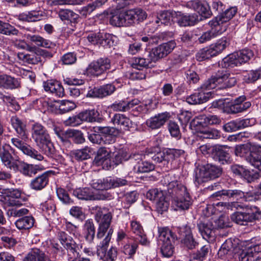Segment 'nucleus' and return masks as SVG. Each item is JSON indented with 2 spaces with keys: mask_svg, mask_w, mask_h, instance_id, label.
<instances>
[{
  "mask_svg": "<svg viewBox=\"0 0 261 261\" xmlns=\"http://www.w3.org/2000/svg\"><path fill=\"white\" fill-rule=\"evenodd\" d=\"M167 188L169 194L173 196L172 204L175 210H187L192 204V200L187 187L177 180H171L170 174L165 175L161 180Z\"/></svg>",
  "mask_w": 261,
  "mask_h": 261,
  "instance_id": "nucleus-1",
  "label": "nucleus"
},
{
  "mask_svg": "<svg viewBox=\"0 0 261 261\" xmlns=\"http://www.w3.org/2000/svg\"><path fill=\"white\" fill-rule=\"evenodd\" d=\"M9 145L5 144L0 147V159L3 164L8 169L19 171L25 176H32L39 170V166L29 164L20 161L18 156H13L8 148Z\"/></svg>",
  "mask_w": 261,
  "mask_h": 261,
  "instance_id": "nucleus-2",
  "label": "nucleus"
},
{
  "mask_svg": "<svg viewBox=\"0 0 261 261\" xmlns=\"http://www.w3.org/2000/svg\"><path fill=\"white\" fill-rule=\"evenodd\" d=\"M31 137L40 150L47 156L53 158L56 150L46 128L39 122L31 126Z\"/></svg>",
  "mask_w": 261,
  "mask_h": 261,
  "instance_id": "nucleus-3",
  "label": "nucleus"
},
{
  "mask_svg": "<svg viewBox=\"0 0 261 261\" xmlns=\"http://www.w3.org/2000/svg\"><path fill=\"white\" fill-rule=\"evenodd\" d=\"M237 83L236 74L225 71L208 79L201 85V88L203 89H213L219 86V89L227 88L234 86Z\"/></svg>",
  "mask_w": 261,
  "mask_h": 261,
  "instance_id": "nucleus-4",
  "label": "nucleus"
},
{
  "mask_svg": "<svg viewBox=\"0 0 261 261\" xmlns=\"http://www.w3.org/2000/svg\"><path fill=\"white\" fill-rule=\"evenodd\" d=\"M159 241L160 243L161 251L164 257H169L172 255L173 246L172 243L178 237L167 227L159 228Z\"/></svg>",
  "mask_w": 261,
  "mask_h": 261,
  "instance_id": "nucleus-5",
  "label": "nucleus"
},
{
  "mask_svg": "<svg viewBox=\"0 0 261 261\" xmlns=\"http://www.w3.org/2000/svg\"><path fill=\"white\" fill-rule=\"evenodd\" d=\"M254 56L253 51L249 49H242L233 53L224 58L222 65L224 68L234 67L247 63Z\"/></svg>",
  "mask_w": 261,
  "mask_h": 261,
  "instance_id": "nucleus-6",
  "label": "nucleus"
},
{
  "mask_svg": "<svg viewBox=\"0 0 261 261\" xmlns=\"http://www.w3.org/2000/svg\"><path fill=\"white\" fill-rule=\"evenodd\" d=\"M221 168L211 164H207L197 169L195 172V181L198 185L211 179H214L222 174Z\"/></svg>",
  "mask_w": 261,
  "mask_h": 261,
  "instance_id": "nucleus-7",
  "label": "nucleus"
},
{
  "mask_svg": "<svg viewBox=\"0 0 261 261\" xmlns=\"http://www.w3.org/2000/svg\"><path fill=\"white\" fill-rule=\"evenodd\" d=\"M229 44L228 39L223 38L208 48H204L200 50L196 55V58L200 61L209 59L221 53Z\"/></svg>",
  "mask_w": 261,
  "mask_h": 261,
  "instance_id": "nucleus-8",
  "label": "nucleus"
},
{
  "mask_svg": "<svg viewBox=\"0 0 261 261\" xmlns=\"http://www.w3.org/2000/svg\"><path fill=\"white\" fill-rule=\"evenodd\" d=\"M112 234V231L110 229L103 241L97 246V254L103 261H114L117 257V251L116 248L111 247L110 249H107Z\"/></svg>",
  "mask_w": 261,
  "mask_h": 261,
  "instance_id": "nucleus-9",
  "label": "nucleus"
},
{
  "mask_svg": "<svg viewBox=\"0 0 261 261\" xmlns=\"http://www.w3.org/2000/svg\"><path fill=\"white\" fill-rule=\"evenodd\" d=\"M222 196H226L232 199L244 198L246 201H252L256 198L255 192H244L238 189L219 191L213 194L211 197L216 198L217 200H219V197L221 198Z\"/></svg>",
  "mask_w": 261,
  "mask_h": 261,
  "instance_id": "nucleus-10",
  "label": "nucleus"
},
{
  "mask_svg": "<svg viewBox=\"0 0 261 261\" xmlns=\"http://www.w3.org/2000/svg\"><path fill=\"white\" fill-rule=\"evenodd\" d=\"M259 213L253 212L248 206L245 207L242 211L234 212L231 215V220L240 225H248L258 219Z\"/></svg>",
  "mask_w": 261,
  "mask_h": 261,
  "instance_id": "nucleus-11",
  "label": "nucleus"
},
{
  "mask_svg": "<svg viewBox=\"0 0 261 261\" xmlns=\"http://www.w3.org/2000/svg\"><path fill=\"white\" fill-rule=\"evenodd\" d=\"M127 183L128 181L123 178L108 177L103 179H93L91 186L96 190L103 191L125 186L127 185Z\"/></svg>",
  "mask_w": 261,
  "mask_h": 261,
  "instance_id": "nucleus-12",
  "label": "nucleus"
},
{
  "mask_svg": "<svg viewBox=\"0 0 261 261\" xmlns=\"http://www.w3.org/2000/svg\"><path fill=\"white\" fill-rule=\"evenodd\" d=\"M19 136L11 139V143L16 148L21 150L24 154L38 161H42L44 157L37 150L32 147L30 145L23 141Z\"/></svg>",
  "mask_w": 261,
  "mask_h": 261,
  "instance_id": "nucleus-13",
  "label": "nucleus"
},
{
  "mask_svg": "<svg viewBox=\"0 0 261 261\" xmlns=\"http://www.w3.org/2000/svg\"><path fill=\"white\" fill-rule=\"evenodd\" d=\"M208 24L211 29L203 32L198 38V41L200 44L211 41L226 31V27L224 25H220L217 21L212 20L208 22Z\"/></svg>",
  "mask_w": 261,
  "mask_h": 261,
  "instance_id": "nucleus-14",
  "label": "nucleus"
},
{
  "mask_svg": "<svg viewBox=\"0 0 261 261\" xmlns=\"http://www.w3.org/2000/svg\"><path fill=\"white\" fill-rule=\"evenodd\" d=\"M175 46V42L171 40L152 48L149 51V56L151 57V60H153V62H156L160 59L167 56Z\"/></svg>",
  "mask_w": 261,
  "mask_h": 261,
  "instance_id": "nucleus-15",
  "label": "nucleus"
},
{
  "mask_svg": "<svg viewBox=\"0 0 261 261\" xmlns=\"http://www.w3.org/2000/svg\"><path fill=\"white\" fill-rule=\"evenodd\" d=\"M21 191L17 189H7L0 195V201L8 206H21Z\"/></svg>",
  "mask_w": 261,
  "mask_h": 261,
  "instance_id": "nucleus-16",
  "label": "nucleus"
},
{
  "mask_svg": "<svg viewBox=\"0 0 261 261\" xmlns=\"http://www.w3.org/2000/svg\"><path fill=\"white\" fill-rule=\"evenodd\" d=\"M124 16V27L133 25L136 22L141 21L147 17V14L140 8L129 10L123 11Z\"/></svg>",
  "mask_w": 261,
  "mask_h": 261,
  "instance_id": "nucleus-17",
  "label": "nucleus"
},
{
  "mask_svg": "<svg viewBox=\"0 0 261 261\" xmlns=\"http://www.w3.org/2000/svg\"><path fill=\"white\" fill-rule=\"evenodd\" d=\"M239 250V247L237 246V243L234 240L233 242L231 239H228L221 245L218 251V255L221 258L226 257V258L230 259L234 256H238L237 253Z\"/></svg>",
  "mask_w": 261,
  "mask_h": 261,
  "instance_id": "nucleus-18",
  "label": "nucleus"
},
{
  "mask_svg": "<svg viewBox=\"0 0 261 261\" xmlns=\"http://www.w3.org/2000/svg\"><path fill=\"white\" fill-rule=\"evenodd\" d=\"M73 194L77 198L85 200H105L109 196L107 194H94L89 188H78L74 190Z\"/></svg>",
  "mask_w": 261,
  "mask_h": 261,
  "instance_id": "nucleus-19",
  "label": "nucleus"
},
{
  "mask_svg": "<svg viewBox=\"0 0 261 261\" xmlns=\"http://www.w3.org/2000/svg\"><path fill=\"white\" fill-rule=\"evenodd\" d=\"M111 150L105 147H100L97 151L94 162L97 166H101L103 169L109 170L112 166Z\"/></svg>",
  "mask_w": 261,
  "mask_h": 261,
  "instance_id": "nucleus-20",
  "label": "nucleus"
},
{
  "mask_svg": "<svg viewBox=\"0 0 261 261\" xmlns=\"http://www.w3.org/2000/svg\"><path fill=\"white\" fill-rule=\"evenodd\" d=\"M110 60L107 58H101L93 61L89 66V72L98 76L110 68Z\"/></svg>",
  "mask_w": 261,
  "mask_h": 261,
  "instance_id": "nucleus-21",
  "label": "nucleus"
},
{
  "mask_svg": "<svg viewBox=\"0 0 261 261\" xmlns=\"http://www.w3.org/2000/svg\"><path fill=\"white\" fill-rule=\"evenodd\" d=\"M44 90L57 97H62L65 95L64 89L61 83L56 80H48L43 83Z\"/></svg>",
  "mask_w": 261,
  "mask_h": 261,
  "instance_id": "nucleus-22",
  "label": "nucleus"
},
{
  "mask_svg": "<svg viewBox=\"0 0 261 261\" xmlns=\"http://www.w3.org/2000/svg\"><path fill=\"white\" fill-rule=\"evenodd\" d=\"M95 210L96 212L95 215V219L98 223V226L109 228L112 219V213L108 212L106 207L96 206Z\"/></svg>",
  "mask_w": 261,
  "mask_h": 261,
  "instance_id": "nucleus-23",
  "label": "nucleus"
},
{
  "mask_svg": "<svg viewBox=\"0 0 261 261\" xmlns=\"http://www.w3.org/2000/svg\"><path fill=\"white\" fill-rule=\"evenodd\" d=\"M173 21L180 27L191 26L198 21V17L195 14L186 15L180 12H174Z\"/></svg>",
  "mask_w": 261,
  "mask_h": 261,
  "instance_id": "nucleus-24",
  "label": "nucleus"
},
{
  "mask_svg": "<svg viewBox=\"0 0 261 261\" xmlns=\"http://www.w3.org/2000/svg\"><path fill=\"white\" fill-rule=\"evenodd\" d=\"M111 122L115 126H117L118 128L119 127L120 131L121 129L130 130L131 128L135 127V124L130 119L122 114H115L111 118Z\"/></svg>",
  "mask_w": 261,
  "mask_h": 261,
  "instance_id": "nucleus-25",
  "label": "nucleus"
},
{
  "mask_svg": "<svg viewBox=\"0 0 261 261\" xmlns=\"http://www.w3.org/2000/svg\"><path fill=\"white\" fill-rule=\"evenodd\" d=\"M187 7L194 9L204 18H209L212 14L208 5L198 1H190L187 4Z\"/></svg>",
  "mask_w": 261,
  "mask_h": 261,
  "instance_id": "nucleus-26",
  "label": "nucleus"
},
{
  "mask_svg": "<svg viewBox=\"0 0 261 261\" xmlns=\"http://www.w3.org/2000/svg\"><path fill=\"white\" fill-rule=\"evenodd\" d=\"M234 153L238 156L243 158L251 165H252V164L255 165V162L258 159L257 156H253L251 154H250L248 143L237 145L235 147Z\"/></svg>",
  "mask_w": 261,
  "mask_h": 261,
  "instance_id": "nucleus-27",
  "label": "nucleus"
},
{
  "mask_svg": "<svg viewBox=\"0 0 261 261\" xmlns=\"http://www.w3.org/2000/svg\"><path fill=\"white\" fill-rule=\"evenodd\" d=\"M170 115L168 113H159L147 119L146 125L152 129H156L161 127L168 120Z\"/></svg>",
  "mask_w": 261,
  "mask_h": 261,
  "instance_id": "nucleus-28",
  "label": "nucleus"
},
{
  "mask_svg": "<svg viewBox=\"0 0 261 261\" xmlns=\"http://www.w3.org/2000/svg\"><path fill=\"white\" fill-rule=\"evenodd\" d=\"M20 87L18 79L6 74H0V88L6 90H13Z\"/></svg>",
  "mask_w": 261,
  "mask_h": 261,
  "instance_id": "nucleus-29",
  "label": "nucleus"
},
{
  "mask_svg": "<svg viewBox=\"0 0 261 261\" xmlns=\"http://www.w3.org/2000/svg\"><path fill=\"white\" fill-rule=\"evenodd\" d=\"M52 174L50 171H46L31 180L30 187L36 191H40L48 184L49 177Z\"/></svg>",
  "mask_w": 261,
  "mask_h": 261,
  "instance_id": "nucleus-30",
  "label": "nucleus"
},
{
  "mask_svg": "<svg viewBox=\"0 0 261 261\" xmlns=\"http://www.w3.org/2000/svg\"><path fill=\"white\" fill-rule=\"evenodd\" d=\"M199 232L202 238L207 241H212L214 238V227L211 222H200L197 224Z\"/></svg>",
  "mask_w": 261,
  "mask_h": 261,
  "instance_id": "nucleus-31",
  "label": "nucleus"
},
{
  "mask_svg": "<svg viewBox=\"0 0 261 261\" xmlns=\"http://www.w3.org/2000/svg\"><path fill=\"white\" fill-rule=\"evenodd\" d=\"M200 88V91L187 97L186 101L188 103L191 105L201 104L206 102L208 100L211 95V92H204L203 90L206 89H202L201 87Z\"/></svg>",
  "mask_w": 261,
  "mask_h": 261,
  "instance_id": "nucleus-32",
  "label": "nucleus"
},
{
  "mask_svg": "<svg viewBox=\"0 0 261 261\" xmlns=\"http://www.w3.org/2000/svg\"><path fill=\"white\" fill-rule=\"evenodd\" d=\"M23 261H51L45 252L38 248H32L24 257Z\"/></svg>",
  "mask_w": 261,
  "mask_h": 261,
  "instance_id": "nucleus-33",
  "label": "nucleus"
},
{
  "mask_svg": "<svg viewBox=\"0 0 261 261\" xmlns=\"http://www.w3.org/2000/svg\"><path fill=\"white\" fill-rule=\"evenodd\" d=\"M130 225L133 232L136 234L135 240L139 242L142 245L148 244L149 242L147 241L146 236L140 223L136 221H133Z\"/></svg>",
  "mask_w": 261,
  "mask_h": 261,
  "instance_id": "nucleus-34",
  "label": "nucleus"
},
{
  "mask_svg": "<svg viewBox=\"0 0 261 261\" xmlns=\"http://www.w3.org/2000/svg\"><path fill=\"white\" fill-rule=\"evenodd\" d=\"M50 108L55 107L56 109H59L61 113L64 114L67 113L75 108V104L70 100H55L54 103L50 102L48 103Z\"/></svg>",
  "mask_w": 261,
  "mask_h": 261,
  "instance_id": "nucleus-35",
  "label": "nucleus"
},
{
  "mask_svg": "<svg viewBox=\"0 0 261 261\" xmlns=\"http://www.w3.org/2000/svg\"><path fill=\"white\" fill-rule=\"evenodd\" d=\"M224 146L215 145L212 152V157L216 161L221 164L227 163L229 159V154L227 151L224 149Z\"/></svg>",
  "mask_w": 261,
  "mask_h": 261,
  "instance_id": "nucleus-36",
  "label": "nucleus"
},
{
  "mask_svg": "<svg viewBox=\"0 0 261 261\" xmlns=\"http://www.w3.org/2000/svg\"><path fill=\"white\" fill-rule=\"evenodd\" d=\"M238 8L237 7H230L227 9H225L223 13L220 15H217V16L213 20L214 21H217L220 25H223L224 23H225L232 19L236 14Z\"/></svg>",
  "mask_w": 261,
  "mask_h": 261,
  "instance_id": "nucleus-37",
  "label": "nucleus"
},
{
  "mask_svg": "<svg viewBox=\"0 0 261 261\" xmlns=\"http://www.w3.org/2000/svg\"><path fill=\"white\" fill-rule=\"evenodd\" d=\"M11 124L17 134L22 138H27L25 124L17 116H14L11 118Z\"/></svg>",
  "mask_w": 261,
  "mask_h": 261,
  "instance_id": "nucleus-38",
  "label": "nucleus"
},
{
  "mask_svg": "<svg viewBox=\"0 0 261 261\" xmlns=\"http://www.w3.org/2000/svg\"><path fill=\"white\" fill-rule=\"evenodd\" d=\"M251 105V102L249 101L244 102L243 105L236 104L233 102L225 106L223 111L227 114H237L246 111L250 107Z\"/></svg>",
  "mask_w": 261,
  "mask_h": 261,
  "instance_id": "nucleus-39",
  "label": "nucleus"
},
{
  "mask_svg": "<svg viewBox=\"0 0 261 261\" xmlns=\"http://www.w3.org/2000/svg\"><path fill=\"white\" fill-rule=\"evenodd\" d=\"M139 103V100L138 99H134L129 102H126L124 101H121L118 102H116L111 106V108L115 111L126 112L131 109V108H133Z\"/></svg>",
  "mask_w": 261,
  "mask_h": 261,
  "instance_id": "nucleus-40",
  "label": "nucleus"
},
{
  "mask_svg": "<svg viewBox=\"0 0 261 261\" xmlns=\"http://www.w3.org/2000/svg\"><path fill=\"white\" fill-rule=\"evenodd\" d=\"M24 37L31 42L34 43L36 45L45 47V48H51L55 46V44L53 43L50 41L43 38L39 35H32L30 34H25Z\"/></svg>",
  "mask_w": 261,
  "mask_h": 261,
  "instance_id": "nucleus-41",
  "label": "nucleus"
},
{
  "mask_svg": "<svg viewBox=\"0 0 261 261\" xmlns=\"http://www.w3.org/2000/svg\"><path fill=\"white\" fill-rule=\"evenodd\" d=\"M250 154L253 156H258L255 162V165L252 164V166L261 171V145L254 143H248Z\"/></svg>",
  "mask_w": 261,
  "mask_h": 261,
  "instance_id": "nucleus-42",
  "label": "nucleus"
},
{
  "mask_svg": "<svg viewBox=\"0 0 261 261\" xmlns=\"http://www.w3.org/2000/svg\"><path fill=\"white\" fill-rule=\"evenodd\" d=\"M43 16L41 11H31L19 15V19L28 22H35L40 20Z\"/></svg>",
  "mask_w": 261,
  "mask_h": 261,
  "instance_id": "nucleus-43",
  "label": "nucleus"
},
{
  "mask_svg": "<svg viewBox=\"0 0 261 261\" xmlns=\"http://www.w3.org/2000/svg\"><path fill=\"white\" fill-rule=\"evenodd\" d=\"M17 57L20 61L30 64H36L41 61L40 57L34 53L25 54L20 52L17 54Z\"/></svg>",
  "mask_w": 261,
  "mask_h": 261,
  "instance_id": "nucleus-44",
  "label": "nucleus"
},
{
  "mask_svg": "<svg viewBox=\"0 0 261 261\" xmlns=\"http://www.w3.org/2000/svg\"><path fill=\"white\" fill-rule=\"evenodd\" d=\"M210 251V245L206 244L197 250L191 255L190 261H203L207 257Z\"/></svg>",
  "mask_w": 261,
  "mask_h": 261,
  "instance_id": "nucleus-45",
  "label": "nucleus"
},
{
  "mask_svg": "<svg viewBox=\"0 0 261 261\" xmlns=\"http://www.w3.org/2000/svg\"><path fill=\"white\" fill-rule=\"evenodd\" d=\"M210 251V245L206 244L197 250L191 255L190 261H203L207 257Z\"/></svg>",
  "mask_w": 261,
  "mask_h": 261,
  "instance_id": "nucleus-46",
  "label": "nucleus"
},
{
  "mask_svg": "<svg viewBox=\"0 0 261 261\" xmlns=\"http://www.w3.org/2000/svg\"><path fill=\"white\" fill-rule=\"evenodd\" d=\"M66 249L67 250L68 261H90L89 258L81 257L80 252H79L78 245Z\"/></svg>",
  "mask_w": 261,
  "mask_h": 261,
  "instance_id": "nucleus-47",
  "label": "nucleus"
},
{
  "mask_svg": "<svg viewBox=\"0 0 261 261\" xmlns=\"http://www.w3.org/2000/svg\"><path fill=\"white\" fill-rule=\"evenodd\" d=\"M35 220L32 216H24L16 221L15 224L19 230H26L32 228Z\"/></svg>",
  "mask_w": 261,
  "mask_h": 261,
  "instance_id": "nucleus-48",
  "label": "nucleus"
},
{
  "mask_svg": "<svg viewBox=\"0 0 261 261\" xmlns=\"http://www.w3.org/2000/svg\"><path fill=\"white\" fill-rule=\"evenodd\" d=\"M57 237L61 244L65 249L77 245L73 238L64 231L59 230L58 232Z\"/></svg>",
  "mask_w": 261,
  "mask_h": 261,
  "instance_id": "nucleus-49",
  "label": "nucleus"
},
{
  "mask_svg": "<svg viewBox=\"0 0 261 261\" xmlns=\"http://www.w3.org/2000/svg\"><path fill=\"white\" fill-rule=\"evenodd\" d=\"M152 62H153V60H151V57L149 56V53L147 58H135L132 63V67L138 70H142V69L144 68L151 67L152 66L151 65Z\"/></svg>",
  "mask_w": 261,
  "mask_h": 261,
  "instance_id": "nucleus-50",
  "label": "nucleus"
},
{
  "mask_svg": "<svg viewBox=\"0 0 261 261\" xmlns=\"http://www.w3.org/2000/svg\"><path fill=\"white\" fill-rule=\"evenodd\" d=\"M59 17L63 20L70 21L71 22H77L79 15L69 9H61L58 12Z\"/></svg>",
  "mask_w": 261,
  "mask_h": 261,
  "instance_id": "nucleus-51",
  "label": "nucleus"
},
{
  "mask_svg": "<svg viewBox=\"0 0 261 261\" xmlns=\"http://www.w3.org/2000/svg\"><path fill=\"white\" fill-rule=\"evenodd\" d=\"M106 2L107 0H95L82 8L80 13L82 15L86 16L95 9L101 7Z\"/></svg>",
  "mask_w": 261,
  "mask_h": 261,
  "instance_id": "nucleus-52",
  "label": "nucleus"
},
{
  "mask_svg": "<svg viewBox=\"0 0 261 261\" xmlns=\"http://www.w3.org/2000/svg\"><path fill=\"white\" fill-rule=\"evenodd\" d=\"M93 132L103 134L104 135L118 136L121 131L119 128L109 126H95L93 128Z\"/></svg>",
  "mask_w": 261,
  "mask_h": 261,
  "instance_id": "nucleus-53",
  "label": "nucleus"
},
{
  "mask_svg": "<svg viewBox=\"0 0 261 261\" xmlns=\"http://www.w3.org/2000/svg\"><path fill=\"white\" fill-rule=\"evenodd\" d=\"M197 120V124L203 126L219 124L221 122V120L216 115H202L198 117Z\"/></svg>",
  "mask_w": 261,
  "mask_h": 261,
  "instance_id": "nucleus-54",
  "label": "nucleus"
},
{
  "mask_svg": "<svg viewBox=\"0 0 261 261\" xmlns=\"http://www.w3.org/2000/svg\"><path fill=\"white\" fill-rule=\"evenodd\" d=\"M82 121L89 122L99 121V113L95 109L87 110L80 113Z\"/></svg>",
  "mask_w": 261,
  "mask_h": 261,
  "instance_id": "nucleus-55",
  "label": "nucleus"
},
{
  "mask_svg": "<svg viewBox=\"0 0 261 261\" xmlns=\"http://www.w3.org/2000/svg\"><path fill=\"white\" fill-rule=\"evenodd\" d=\"M0 34L6 36H18L19 32L13 25L0 20Z\"/></svg>",
  "mask_w": 261,
  "mask_h": 261,
  "instance_id": "nucleus-56",
  "label": "nucleus"
},
{
  "mask_svg": "<svg viewBox=\"0 0 261 261\" xmlns=\"http://www.w3.org/2000/svg\"><path fill=\"white\" fill-rule=\"evenodd\" d=\"M100 45L105 48H110L115 46L118 41L117 37L110 34H102Z\"/></svg>",
  "mask_w": 261,
  "mask_h": 261,
  "instance_id": "nucleus-57",
  "label": "nucleus"
},
{
  "mask_svg": "<svg viewBox=\"0 0 261 261\" xmlns=\"http://www.w3.org/2000/svg\"><path fill=\"white\" fill-rule=\"evenodd\" d=\"M21 206H13L9 208L7 212V215L9 217H20L29 214L28 209L24 207H20Z\"/></svg>",
  "mask_w": 261,
  "mask_h": 261,
  "instance_id": "nucleus-58",
  "label": "nucleus"
},
{
  "mask_svg": "<svg viewBox=\"0 0 261 261\" xmlns=\"http://www.w3.org/2000/svg\"><path fill=\"white\" fill-rule=\"evenodd\" d=\"M92 151L91 148L85 146L81 149H77L72 152V156L77 161H83L90 158V153Z\"/></svg>",
  "mask_w": 261,
  "mask_h": 261,
  "instance_id": "nucleus-59",
  "label": "nucleus"
},
{
  "mask_svg": "<svg viewBox=\"0 0 261 261\" xmlns=\"http://www.w3.org/2000/svg\"><path fill=\"white\" fill-rule=\"evenodd\" d=\"M84 228L85 230V239L91 243L93 241L95 233V226L92 221L88 220L86 221Z\"/></svg>",
  "mask_w": 261,
  "mask_h": 261,
  "instance_id": "nucleus-60",
  "label": "nucleus"
},
{
  "mask_svg": "<svg viewBox=\"0 0 261 261\" xmlns=\"http://www.w3.org/2000/svg\"><path fill=\"white\" fill-rule=\"evenodd\" d=\"M231 170L233 173L240 177L246 178L248 181L251 178L250 172L243 166L239 165H233L231 166Z\"/></svg>",
  "mask_w": 261,
  "mask_h": 261,
  "instance_id": "nucleus-61",
  "label": "nucleus"
},
{
  "mask_svg": "<svg viewBox=\"0 0 261 261\" xmlns=\"http://www.w3.org/2000/svg\"><path fill=\"white\" fill-rule=\"evenodd\" d=\"M253 248L250 246L245 250H242L238 254L240 261H252L254 259L255 256L257 254L253 250Z\"/></svg>",
  "mask_w": 261,
  "mask_h": 261,
  "instance_id": "nucleus-62",
  "label": "nucleus"
},
{
  "mask_svg": "<svg viewBox=\"0 0 261 261\" xmlns=\"http://www.w3.org/2000/svg\"><path fill=\"white\" fill-rule=\"evenodd\" d=\"M72 138L76 144H82L85 141L83 134L80 130L67 129V138Z\"/></svg>",
  "mask_w": 261,
  "mask_h": 261,
  "instance_id": "nucleus-63",
  "label": "nucleus"
},
{
  "mask_svg": "<svg viewBox=\"0 0 261 261\" xmlns=\"http://www.w3.org/2000/svg\"><path fill=\"white\" fill-rule=\"evenodd\" d=\"M123 11L112 15L110 19V23L116 27H124Z\"/></svg>",
  "mask_w": 261,
  "mask_h": 261,
  "instance_id": "nucleus-64",
  "label": "nucleus"
}]
</instances>
